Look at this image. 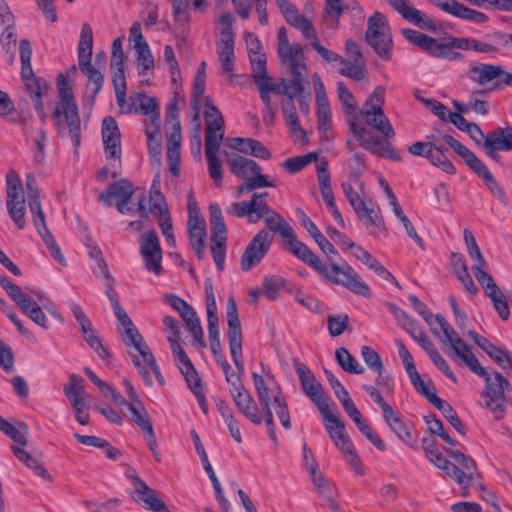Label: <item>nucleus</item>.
<instances>
[{
	"mask_svg": "<svg viewBox=\"0 0 512 512\" xmlns=\"http://www.w3.org/2000/svg\"><path fill=\"white\" fill-rule=\"evenodd\" d=\"M401 33L409 43L429 56L451 62H459L464 59V55L459 50L496 55L501 49V44L492 37L494 32L485 34L483 39L455 36L434 38L410 28L402 29Z\"/></svg>",
	"mask_w": 512,
	"mask_h": 512,
	"instance_id": "nucleus-1",
	"label": "nucleus"
},
{
	"mask_svg": "<svg viewBox=\"0 0 512 512\" xmlns=\"http://www.w3.org/2000/svg\"><path fill=\"white\" fill-rule=\"evenodd\" d=\"M226 318L228 325V341L232 360L236 366V371L231 366L227 370H222L225 380L229 385V393L235 406L249 421H259L255 410L249 406L253 402V396L246 390L242 376L244 374V363L242 360V330L238 315V308L233 297L227 299Z\"/></svg>",
	"mask_w": 512,
	"mask_h": 512,
	"instance_id": "nucleus-2",
	"label": "nucleus"
},
{
	"mask_svg": "<svg viewBox=\"0 0 512 512\" xmlns=\"http://www.w3.org/2000/svg\"><path fill=\"white\" fill-rule=\"evenodd\" d=\"M285 242V248L291 254L313 268L325 280L345 287L363 297L371 296L369 286L362 281L359 274L348 263L340 266L334 263L328 265L322 262L308 246L297 239L294 230L291 237L285 238Z\"/></svg>",
	"mask_w": 512,
	"mask_h": 512,
	"instance_id": "nucleus-3",
	"label": "nucleus"
},
{
	"mask_svg": "<svg viewBox=\"0 0 512 512\" xmlns=\"http://www.w3.org/2000/svg\"><path fill=\"white\" fill-rule=\"evenodd\" d=\"M474 361L472 364L465 365L484 379L485 386L481 392V397L484 399L483 406L490 410L494 420L500 421L506 415L505 402L512 393V385L500 372L489 373L481 366L476 357H474Z\"/></svg>",
	"mask_w": 512,
	"mask_h": 512,
	"instance_id": "nucleus-4",
	"label": "nucleus"
},
{
	"mask_svg": "<svg viewBox=\"0 0 512 512\" xmlns=\"http://www.w3.org/2000/svg\"><path fill=\"white\" fill-rule=\"evenodd\" d=\"M57 87L60 105L55 107L52 116L57 120H59L61 116L64 117L72 143L74 147L77 148L81 141V120L78 114V106L75 102L73 89L63 74L58 75Z\"/></svg>",
	"mask_w": 512,
	"mask_h": 512,
	"instance_id": "nucleus-5",
	"label": "nucleus"
},
{
	"mask_svg": "<svg viewBox=\"0 0 512 512\" xmlns=\"http://www.w3.org/2000/svg\"><path fill=\"white\" fill-rule=\"evenodd\" d=\"M341 188L357 217L367 229H370V233L373 236L386 234L387 230L380 208L372 200H364L350 183L343 182Z\"/></svg>",
	"mask_w": 512,
	"mask_h": 512,
	"instance_id": "nucleus-6",
	"label": "nucleus"
},
{
	"mask_svg": "<svg viewBox=\"0 0 512 512\" xmlns=\"http://www.w3.org/2000/svg\"><path fill=\"white\" fill-rule=\"evenodd\" d=\"M441 139L460 156L473 172L483 180L490 193L500 201L506 203V195L498 181L490 172L485 163L474 152L449 134L442 135Z\"/></svg>",
	"mask_w": 512,
	"mask_h": 512,
	"instance_id": "nucleus-7",
	"label": "nucleus"
},
{
	"mask_svg": "<svg viewBox=\"0 0 512 512\" xmlns=\"http://www.w3.org/2000/svg\"><path fill=\"white\" fill-rule=\"evenodd\" d=\"M252 77L259 91L260 98L265 104V108L272 106L271 93L284 96L289 94V88H293L297 92L302 90L298 77H291L290 79L282 78V87L279 84L274 83L272 78L268 75L267 66H264V63L261 60L255 61V64L253 63Z\"/></svg>",
	"mask_w": 512,
	"mask_h": 512,
	"instance_id": "nucleus-8",
	"label": "nucleus"
},
{
	"mask_svg": "<svg viewBox=\"0 0 512 512\" xmlns=\"http://www.w3.org/2000/svg\"><path fill=\"white\" fill-rule=\"evenodd\" d=\"M467 75L472 82L484 87L487 92L512 87V73L497 64L472 63L469 65Z\"/></svg>",
	"mask_w": 512,
	"mask_h": 512,
	"instance_id": "nucleus-9",
	"label": "nucleus"
},
{
	"mask_svg": "<svg viewBox=\"0 0 512 512\" xmlns=\"http://www.w3.org/2000/svg\"><path fill=\"white\" fill-rule=\"evenodd\" d=\"M209 223L211 230L210 252L217 270L222 272L225 268L228 231L222 210L216 202L209 205Z\"/></svg>",
	"mask_w": 512,
	"mask_h": 512,
	"instance_id": "nucleus-10",
	"label": "nucleus"
},
{
	"mask_svg": "<svg viewBox=\"0 0 512 512\" xmlns=\"http://www.w3.org/2000/svg\"><path fill=\"white\" fill-rule=\"evenodd\" d=\"M365 39L381 59H391L392 38L390 26L387 18L382 13L376 11L368 18Z\"/></svg>",
	"mask_w": 512,
	"mask_h": 512,
	"instance_id": "nucleus-11",
	"label": "nucleus"
},
{
	"mask_svg": "<svg viewBox=\"0 0 512 512\" xmlns=\"http://www.w3.org/2000/svg\"><path fill=\"white\" fill-rule=\"evenodd\" d=\"M6 206L7 211L19 229L26 225V202L23 194L22 181L14 170L6 174Z\"/></svg>",
	"mask_w": 512,
	"mask_h": 512,
	"instance_id": "nucleus-12",
	"label": "nucleus"
},
{
	"mask_svg": "<svg viewBox=\"0 0 512 512\" xmlns=\"http://www.w3.org/2000/svg\"><path fill=\"white\" fill-rule=\"evenodd\" d=\"M19 54L21 60V77L25 81L26 90L33 103L43 101V93L48 89L42 78L34 75L31 66L32 48L28 39L19 42Z\"/></svg>",
	"mask_w": 512,
	"mask_h": 512,
	"instance_id": "nucleus-13",
	"label": "nucleus"
},
{
	"mask_svg": "<svg viewBox=\"0 0 512 512\" xmlns=\"http://www.w3.org/2000/svg\"><path fill=\"white\" fill-rule=\"evenodd\" d=\"M205 153H218L224 138V119L219 109L206 98Z\"/></svg>",
	"mask_w": 512,
	"mask_h": 512,
	"instance_id": "nucleus-14",
	"label": "nucleus"
},
{
	"mask_svg": "<svg viewBox=\"0 0 512 512\" xmlns=\"http://www.w3.org/2000/svg\"><path fill=\"white\" fill-rule=\"evenodd\" d=\"M433 321L438 324L443 336H440L436 329L433 330V333L437 335L444 344H449L452 351L464 364H472L475 362V355L472 353L470 346L466 344L452 325L441 314L433 315Z\"/></svg>",
	"mask_w": 512,
	"mask_h": 512,
	"instance_id": "nucleus-15",
	"label": "nucleus"
},
{
	"mask_svg": "<svg viewBox=\"0 0 512 512\" xmlns=\"http://www.w3.org/2000/svg\"><path fill=\"white\" fill-rule=\"evenodd\" d=\"M433 321L438 324L443 336H440L436 329L433 330V333L437 335L444 344H449L452 351L464 364H472L475 362V355L472 353L470 346L466 344L452 325L441 314L433 315Z\"/></svg>",
	"mask_w": 512,
	"mask_h": 512,
	"instance_id": "nucleus-16",
	"label": "nucleus"
},
{
	"mask_svg": "<svg viewBox=\"0 0 512 512\" xmlns=\"http://www.w3.org/2000/svg\"><path fill=\"white\" fill-rule=\"evenodd\" d=\"M433 321L438 324L443 336H440L436 329L433 330V333L437 335L444 344H449L452 351L464 364H472L475 362V355L472 353L470 346L466 344L452 325L441 314L433 315Z\"/></svg>",
	"mask_w": 512,
	"mask_h": 512,
	"instance_id": "nucleus-17",
	"label": "nucleus"
},
{
	"mask_svg": "<svg viewBox=\"0 0 512 512\" xmlns=\"http://www.w3.org/2000/svg\"><path fill=\"white\" fill-rule=\"evenodd\" d=\"M277 40V53L280 61L282 63H288L290 74L301 75L299 70L304 72L307 66L300 44H290L287 29L284 26L279 28Z\"/></svg>",
	"mask_w": 512,
	"mask_h": 512,
	"instance_id": "nucleus-18",
	"label": "nucleus"
},
{
	"mask_svg": "<svg viewBox=\"0 0 512 512\" xmlns=\"http://www.w3.org/2000/svg\"><path fill=\"white\" fill-rule=\"evenodd\" d=\"M352 133L362 140L361 146L370 153L393 161H401L400 153L394 146L378 136L371 135L364 127H359L355 122L350 124Z\"/></svg>",
	"mask_w": 512,
	"mask_h": 512,
	"instance_id": "nucleus-19",
	"label": "nucleus"
},
{
	"mask_svg": "<svg viewBox=\"0 0 512 512\" xmlns=\"http://www.w3.org/2000/svg\"><path fill=\"white\" fill-rule=\"evenodd\" d=\"M273 237L266 229H261L252 238L242 254L240 266L243 271H250L258 265L268 253Z\"/></svg>",
	"mask_w": 512,
	"mask_h": 512,
	"instance_id": "nucleus-20",
	"label": "nucleus"
},
{
	"mask_svg": "<svg viewBox=\"0 0 512 512\" xmlns=\"http://www.w3.org/2000/svg\"><path fill=\"white\" fill-rule=\"evenodd\" d=\"M446 452L461 466H457L450 461L442 469L448 476L453 478L461 487L466 489L473 480L474 472L476 470L475 461L467 457L459 450L448 449Z\"/></svg>",
	"mask_w": 512,
	"mask_h": 512,
	"instance_id": "nucleus-21",
	"label": "nucleus"
},
{
	"mask_svg": "<svg viewBox=\"0 0 512 512\" xmlns=\"http://www.w3.org/2000/svg\"><path fill=\"white\" fill-rule=\"evenodd\" d=\"M139 244L145 268L155 275H160L162 273V251L157 233L154 230L147 231L141 235Z\"/></svg>",
	"mask_w": 512,
	"mask_h": 512,
	"instance_id": "nucleus-22",
	"label": "nucleus"
},
{
	"mask_svg": "<svg viewBox=\"0 0 512 512\" xmlns=\"http://www.w3.org/2000/svg\"><path fill=\"white\" fill-rule=\"evenodd\" d=\"M30 211L32 214L34 226L36 227L38 234L41 236L44 243L46 244V247L50 251L51 256L60 265L66 266V260L62 255L59 246L55 242L52 234L47 229L45 215L36 196H33L30 199Z\"/></svg>",
	"mask_w": 512,
	"mask_h": 512,
	"instance_id": "nucleus-23",
	"label": "nucleus"
},
{
	"mask_svg": "<svg viewBox=\"0 0 512 512\" xmlns=\"http://www.w3.org/2000/svg\"><path fill=\"white\" fill-rule=\"evenodd\" d=\"M136 351L138 352V355H131L132 362L138 369V372L141 375L145 385L148 387L153 386V380L151 377V373H153L158 383L163 386L165 384V379L161 374L160 368L157 365L156 360L148 345H142V347Z\"/></svg>",
	"mask_w": 512,
	"mask_h": 512,
	"instance_id": "nucleus-24",
	"label": "nucleus"
},
{
	"mask_svg": "<svg viewBox=\"0 0 512 512\" xmlns=\"http://www.w3.org/2000/svg\"><path fill=\"white\" fill-rule=\"evenodd\" d=\"M388 2L405 20L420 29L431 32H436L438 30V25L435 21L421 10L410 5L407 0H388Z\"/></svg>",
	"mask_w": 512,
	"mask_h": 512,
	"instance_id": "nucleus-25",
	"label": "nucleus"
},
{
	"mask_svg": "<svg viewBox=\"0 0 512 512\" xmlns=\"http://www.w3.org/2000/svg\"><path fill=\"white\" fill-rule=\"evenodd\" d=\"M120 131L115 119L106 116L102 121V139L107 158L120 159L121 139Z\"/></svg>",
	"mask_w": 512,
	"mask_h": 512,
	"instance_id": "nucleus-26",
	"label": "nucleus"
},
{
	"mask_svg": "<svg viewBox=\"0 0 512 512\" xmlns=\"http://www.w3.org/2000/svg\"><path fill=\"white\" fill-rule=\"evenodd\" d=\"M275 3L285 21L295 29L299 30L303 36L308 32H311L312 28H314L313 23L301 14L299 9L289 0H275Z\"/></svg>",
	"mask_w": 512,
	"mask_h": 512,
	"instance_id": "nucleus-27",
	"label": "nucleus"
},
{
	"mask_svg": "<svg viewBox=\"0 0 512 512\" xmlns=\"http://www.w3.org/2000/svg\"><path fill=\"white\" fill-rule=\"evenodd\" d=\"M347 11L360 13L361 6L356 0H329V7L324 8L322 20L332 29H337L341 15Z\"/></svg>",
	"mask_w": 512,
	"mask_h": 512,
	"instance_id": "nucleus-28",
	"label": "nucleus"
},
{
	"mask_svg": "<svg viewBox=\"0 0 512 512\" xmlns=\"http://www.w3.org/2000/svg\"><path fill=\"white\" fill-rule=\"evenodd\" d=\"M313 79L317 103L318 129L320 133H324L331 127L329 101L324 84L318 74H314Z\"/></svg>",
	"mask_w": 512,
	"mask_h": 512,
	"instance_id": "nucleus-29",
	"label": "nucleus"
},
{
	"mask_svg": "<svg viewBox=\"0 0 512 512\" xmlns=\"http://www.w3.org/2000/svg\"><path fill=\"white\" fill-rule=\"evenodd\" d=\"M117 320L123 326L122 341L126 345V347H134L135 350L140 349L142 345H145V341L142 335L138 332L136 326L126 313V311L121 307L119 310L114 311Z\"/></svg>",
	"mask_w": 512,
	"mask_h": 512,
	"instance_id": "nucleus-30",
	"label": "nucleus"
},
{
	"mask_svg": "<svg viewBox=\"0 0 512 512\" xmlns=\"http://www.w3.org/2000/svg\"><path fill=\"white\" fill-rule=\"evenodd\" d=\"M78 65L81 72L87 76L85 98L93 105L103 87L104 75L91 64V61L78 63Z\"/></svg>",
	"mask_w": 512,
	"mask_h": 512,
	"instance_id": "nucleus-31",
	"label": "nucleus"
},
{
	"mask_svg": "<svg viewBox=\"0 0 512 512\" xmlns=\"http://www.w3.org/2000/svg\"><path fill=\"white\" fill-rule=\"evenodd\" d=\"M127 476L134 487L136 502L141 503L147 510H152L160 503L161 500L157 497L156 492L150 488L136 472L128 474Z\"/></svg>",
	"mask_w": 512,
	"mask_h": 512,
	"instance_id": "nucleus-32",
	"label": "nucleus"
},
{
	"mask_svg": "<svg viewBox=\"0 0 512 512\" xmlns=\"http://www.w3.org/2000/svg\"><path fill=\"white\" fill-rule=\"evenodd\" d=\"M258 399V405L255 400L250 404L251 407L255 410V413L259 417V421H250L254 425H260L263 422L265 423L267 432L272 441H277V436L275 432V422L271 410V396L260 397Z\"/></svg>",
	"mask_w": 512,
	"mask_h": 512,
	"instance_id": "nucleus-33",
	"label": "nucleus"
},
{
	"mask_svg": "<svg viewBox=\"0 0 512 512\" xmlns=\"http://www.w3.org/2000/svg\"><path fill=\"white\" fill-rule=\"evenodd\" d=\"M180 370L185 378L188 388L191 390V392L195 396L201 411L205 415H207L208 414V403L206 400V396L203 392L202 380L200 379L193 364L190 363V366H181Z\"/></svg>",
	"mask_w": 512,
	"mask_h": 512,
	"instance_id": "nucleus-34",
	"label": "nucleus"
},
{
	"mask_svg": "<svg viewBox=\"0 0 512 512\" xmlns=\"http://www.w3.org/2000/svg\"><path fill=\"white\" fill-rule=\"evenodd\" d=\"M134 193L133 186L127 179L111 183L108 188L103 191L98 200L106 206H111V198L115 197L117 201H130Z\"/></svg>",
	"mask_w": 512,
	"mask_h": 512,
	"instance_id": "nucleus-35",
	"label": "nucleus"
},
{
	"mask_svg": "<svg viewBox=\"0 0 512 512\" xmlns=\"http://www.w3.org/2000/svg\"><path fill=\"white\" fill-rule=\"evenodd\" d=\"M361 113L367 124L377 129L385 137L392 138L395 136V131L384 114L382 107L363 108Z\"/></svg>",
	"mask_w": 512,
	"mask_h": 512,
	"instance_id": "nucleus-36",
	"label": "nucleus"
},
{
	"mask_svg": "<svg viewBox=\"0 0 512 512\" xmlns=\"http://www.w3.org/2000/svg\"><path fill=\"white\" fill-rule=\"evenodd\" d=\"M443 11L453 15L454 17L477 24H484L489 21V17L485 13L471 9L457 0H451L450 5H443Z\"/></svg>",
	"mask_w": 512,
	"mask_h": 512,
	"instance_id": "nucleus-37",
	"label": "nucleus"
},
{
	"mask_svg": "<svg viewBox=\"0 0 512 512\" xmlns=\"http://www.w3.org/2000/svg\"><path fill=\"white\" fill-rule=\"evenodd\" d=\"M234 44L235 40H217L216 42L222 73L226 74L229 78L233 77L235 66Z\"/></svg>",
	"mask_w": 512,
	"mask_h": 512,
	"instance_id": "nucleus-38",
	"label": "nucleus"
},
{
	"mask_svg": "<svg viewBox=\"0 0 512 512\" xmlns=\"http://www.w3.org/2000/svg\"><path fill=\"white\" fill-rule=\"evenodd\" d=\"M486 148H492L499 151L512 150V127H497L488 132L486 138Z\"/></svg>",
	"mask_w": 512,
	"mask_h": 512,
	"instance_id": "nucleus-39",
	"label": "nucleus"
},
{
	"mask_svg": "<svg viewBox=\"0 0 512 512\" xmlns=\"http://www.w3.org/2000/svg\"><path fill=\"white\" fill-rule=\"evenodd\" d=\"M230 172L238 178L247 179L253 172H258L260 166L252 159L232 154L228 159Z\"/></svg>",
	"mask_w": 512,
	"mask_h": 512,
	"instance_id": "nucleus-40",
	"label": "nucleus"
},
{
	"mask_svg": "<svg viewBox=\"0 0 512 512\" xmlns=\"http://www.w3.org/2000/svg\"><path fill=\"white\" fill-rule=\"evenodd\" d=\"M311 401L317 406L319 412L325 420H333L330 406L328 403L329 397L324 392L323 386L319 381H316L311 386H308L304 391Z\"/></svg>",
	"mask_w": 512,
	"mask_h": 512,
	"instance_id": "nucleus-41",
	"label": "nucleus"
},
{
	"mask_svg": "<svg viewBox=\"0 0 512 512\" xmlns=\"http://www.w3.org/2000/svg\"><path fill=\"white\" fill-rule=\"evenodd\" d=\"M126 112L141 113L146 116L153 115V113H160L156 98L149 97L145 94H137L135 98L130 97Z\"/></svg>",
	"mask_w": 512,
	"mask_h": 512,
	"instance_id": "nucleus-42",
	"label": "nucleus"
},
{
	"mask_svg": "<svg viewBox=\"0 0 512 512\" xmlns=\"http://www.w3.org/2000/svg\"><path fill=\"white\" fill-rule=\"evenodd\" d=\"M355 256L381 278L398 285L396 278L368 251L361 247L356 248Z\"/></svg>",
	"mask_w": 512,
	"mask_h": 512,
	"instance_id": "nucleus-43",
	"label": "nucleus"
},
{
	"mask_svg": "<svg viewBox=\"0 0 512 512\" xmlns=\"http://www.w3.org/2000/svg\"><path fill=\"white\" fill-rule=\"evenodd\" d=\"M110 69L116 101L118 106L123 108L126 103L127 92L124 64L110 66Z\"/></svg>",
	"mask_w": 512,
	"mask_h": 512,
	"instance_id": "nucleus-44",
	"label": "nucleus"
},
{
	"mask_svg": "<svg viewBox=\"0 0 512 512\" xmlns=\"http://www.w3.org/2000/svg\"><path fill=\"white\" fill-rule=\"evenodd\" d=\"M479 347L485 351L500 367L507 368L512 366V353L507 350L496 347L487 338L479 339Z\"/></svg>",
	"mask_w": 512,
	"mask_h": 512,
	"instance_id": "nucleus-45",
	"label": "nucleus"
},
{
	"mask_svg": "<svg viewBox=\"0 0 512 512\" xmlns=\"http://www.w3.org/2000/svg\"><path fill=\"white\" fill-rule=\"evenodd\" d=\"M93 48V30L90 24L84 23L78 43V63L91 61Z\"/></svg>",
	"mask_w": 512,
	"mask_h": 512,
	"instance_id": "nucleus-46",
	"label": "nucleus"
},
{
	"mask_svg": "<svg viewBox=\"0 0 512 512\" xmlns=\"http://www.w3.org/2000/svg\"><path fill=\"white\" fill-rule=\"evenodd\" d=\"M292 89L293 88H289V94L284 95L285 99H283L281 106L285 118V124L291 132L295 133L302 131V128L299 122L296 107L294 105L293 95H291Z\"/></svg>",
	"mask_w": 512,
	"mask_h": 512,
	"instance_id": "nucleus-47",
	"label": "nucleus"
},
{
	"mask_svg": "<svg viewBox=\"0 0 512 512\" xmlns=\"http://www.w3.org/2000/svg\"><path fill=\"white\" fill-rule=\"evenodd\" d=\"M342 67L338 70L339 74L354 81H361L366 78V64L364 61L348 60L343 57L340 62Z\"/></svg>",
	"mask_w": 512,
	"mask_h": 512,
	"instance_id": "nucleus-48",
	"label": "nucleus"
},
{
	"mask_svg": "<svg viewBox=\"0 0 512 512\" xmlns=\"http://www.w3.org/2000/svg\"><path fill=\"white\" fill-rule=\"evenodd\" d=\"M267 192L263 193H253L251 199L249 200V205L251 206V216L250 223H256L265 215H268L272 209L269 207L267 203Z\"/></svg>",
	"mask_w": 512,
	"mask_h": 512,
	"instance_id": "nucleus-49",
	"label": "nucleus"
},
{
	"mask_svg": "<svg viewBox=\"0 0 512 512\" xmlns=\"http://www.w3.org/2000/svg\"><path fill=\"white\" fill-rule=\"evenodd\" d=\"M188 234L190 245L194 250V253L198 260H202L205 257L206 251V238L207 231L206 227L203 226H192L188 227Z\"/></svg>",
	"mask_w": 512,
	"mask_h": 512,
	"instance_id": "nucleus-50",
	"label": "nucleus"
},
{
	"mask_svg": "<svg viewBox=\"0 0 512 512\" xmlns=\"http://www.w3.org/2000/svg\"><path fill=\"white\" fill-rule=\"evenodd\" d=\"M485 267L486 262L481 264H473L472 270L477 281L481 284L482 288L484 289L485 294L489 297L495 293H499V291L501 290L495 283L493 277L484 270Z\"/></svg>",
	"mask_w": 512,
	"mask_h": 512,
	"instance_id": "nucleus-51",
	"label": "nucleus"
},
{
	"mask_svg": "<svg viewBox=\"0 0 512 512\" xmlns=\"http://www.w3.org/2000/svg\"><path fill=\"white\" fill-rule=\"evenodd\" d=\"M335 358L339 366L346 372L352 374H362L365 369L358 363V361L349 353V351L340 347L335 351Z\"/></svg>",
	"mask_w": 512,
	"mask_h": 512,
	"instance_id": "nucleus-52",
	"label": "nucleus"
},
{
	"mask_svg": "<svg viewBox=\"0 0 512 512\" xmlns=\"http://www.w3.org/2000/svg\"><path fill=\"white\" fill-rule=\"evenodd\" d=\"M264 217L265 224L269 230L278 232L284 239L291 237L293 231L292 227L275 210L272 209V211Z\"/></svg>",
	"mask_w": 512,
	"mask_h": 512,
	"instance_id": "nucleus-53",
	"label": "nucleus"
},
{
	"mask_svg": "<svg viewBox=\"0 0 512 512\" xmlns=\"http://www.w3.org/2000/svg\"><path fill=\"white\" fill-rule=\"evenodd\" d=\"M128 410L132 414L131 420L135 422L144 433L153 430L148 412L146 411L141 401L137 403H129Z\"/></svg>",
	"mask_w": 512,
	"mask_h": 512,
	"instance_id": "nucleus-54",
	"label": "nucleus"
},
{
	"mask_svg": "<svg viewBox=\"0 0 512 512\" xmlns=\"http://www.w3.org/2000/svg\"><path fill=\"white\" fill-rule=\"evenodd\" d=\"M272 399L276 415L278 416L282 426L286 430H289L291 428V420L288 404L280 388H277V391L273 394Z\"/></svg>",
	"mask_w": 512,
	"mask_h": 512,
	"instance_id": "nucleus-55",
	"label": "nucleus"
},
{
	"mask_svg": "<svg viewBox=\"0 0 512 512\" xmlns=\"http://www.w3.org/2000/svg\"><path fill=\"white\" fill-rule=\"evenodd\" d=\"M301 75L291 74V77H298L300 80L302 90L297 92L295 89L291 90V95H293V99L297 98L300 106V111L303 114H308L309 112V100H310V91L306 92L307 86H309V82L307 81V68L304 69V72L300 71Z\"/></svg>",
	"mask_w": 512,
	"mask_h": 512,
	"instance_id": "nucleus-56",
	"label": "nucleus"
},
{
	"mask_svg": "<svg viewBox=\"0 0 512 512\" xmlns=\"http://www.w3.org/2000/svg\"><path fill=\"white\" fill-rule=\"evenodd\" d=\"M164 302L177 311L184 322L196 316L195 310L185 300L175 294L165 295Z\"/></svg>",
	"mask_w": 512,
	"mask_h": 512,
	"instance_id": "nucleus-57",
	"label": "nucleus"
},
{
	"mask_svg": "<svg viewBox=\"0 0 512 512\" xmlns=\"http://www.w3.org/2000/svg\"><path fill=\"white\" fill-rule=\"evenodd\" d=\"M303 37L311 41V46L326 62H338L340 64L343 57L333 51H330L320 43L315 28H312L311 32H308Z\"/></svg>",
	"mask_w": 512,
	"mask_h": 512,
	"instance_id": "nucleus-58",
	"label": "nucleus"
},
{
	"mask_svg": "<svg viewBox=\"0 0 512 512\" xmlns=\"http://www.w3.org/2000/svg\"><path fill=\"white\" fill-rule=\"evenodd\" d=\"M428 160L431 162L432 165L440 168L443 172L454 175L456 173V168L453 165V163L448 159L445 151L435 145V147L432 149Z\"/></svg>",
	"mask_w": 512,
	"mask_h": 512,
	"instance_id": "nucleus-59",
	"label": "nucleus"
},
{
	"mask_svg": "<svg viewBox=\"0 0 512 512\" xmlns=\"http://www.w3.org/2000/svg\"><path fill=\"white\" fill-rule=\"evenodd\" d=\"M434 407L437 408L449 423L461 434H465L464 426L453 407L441 398H435Z\"/></svg>",
	"mask_w": 512,
	"mask_h": 512,
	"instance_id": "nucleus-60",
	"label": "nucleus"
},
{
	"mask_svg": "<svg viewBox=\"0 0 512 512\" xmlns=\"http://www.w3.org/2000/svg\"><path fill=\"white\" fill-rule=\"evenodd\" d=\"M359 431L380 451H385L386 446L381 438L372 430L369 424L363 419L362 414L352 418Z\"/></svg>",
	"mask_w": 512,
	"mask_h": 512,
	"instance_id": "nucleus-61",
	"label": "nucleus"
},
{
	"mask_svg": "<svg viewBox=\"0 0 512 512\" xmlns=\"http://www.w3.org/2000/svg\"><path fill=\"white\" fill-rule=\"evenodd\" d=\"M317 160V154L310 152L302 156H296L286 159L282 163V167L289 173L294 174L304 169L312 161Z\"/></svg>",
	"mask_w": 512,
	"mask_h": 512,
	"instance_id": "nucleus-62",
	"label": "nucleus"
},
{
	"mask_svg": "<svg viewBox=\"0 0 512 512\" xmlns=\"http://www.w3.org/2000/svg\"><path fill=\"white\" fill-rule=\"evenodd\" d=\"M19 426L24 429V432L13 426L3 417L0 418V430L17 444L25 446L27 444V439L25 435L27 431V425L24 423H20Z\"/></svg>",
	"mask_w": 512,
	"mask_h": 512,
	"instance_id": "nucleus-63",
	"label": "nucleus"
},
{
	"mask_svg": "<svg viewBox=\"0 0 512 512\" xmlns=\"http://www.w3.org/2000/svg\"><path fill=\"white\" fill-rule=\"evenodd\" d=\"M285 286V280L279 276H267L263 280L262 293L268 300H275L279 296L281 288Z\"/></svg>",
	"mask_w": 512,
	"mask_h": 512,
	"instance_id": "nucleus-64",
	"label": "nucleus"
}]
</instances>
